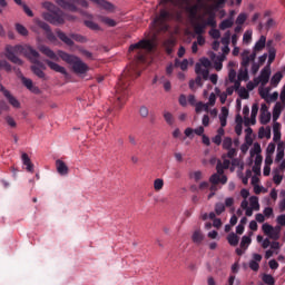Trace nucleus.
<instances>
[{
    "mask_svg": "<svg viewBox=\"0 0 285 285\" xmlns=\"http://www.w3.org/2000/svg\"><path fill=\"white\" fill-rule=\"evenodd\" d=\"M39 50L42 52V55L47 56L48 59H52L53 61H59V58L62 59V61H66V63H69V66L72 67V70L77 75H86V72H88V65L82 62L80 58L75 55H70L66 51H58L57 55L48 46H40Z\"/></svg>",
    "mask_w": 285,
    "mask_h": 285,
    "instance_id": "obj_1",
    "label": "nucleus"
},
{
    "mask_svg": "<svg viewBox=\"0 0 285 285\" xmlns=\"http://www.w3.org/2000/svg\"><path fill=\"white\" fill-rule=\"evenodd\" d=\"M17 55H24L27 59H32V57H39L38 51L28 46V45H16V46H6V57L11 63H16V66H23V60H21Z\"/></svg>",
    "mask_w": 285,
    "mask_h": 285,
    "instance_id": "obj_2",
    "label": "nucleus"
},
{
    "mask_svg": "<svg viewBox=\"0 0 285 285\" xmlns=\"http://www.w3.org/2000/svg\"><path fill=\"white\" fill-rule=\"evenodd\" d=\"M140 75L141 72H139L135 66L127 67L121 73L116 92L126 90V88H128V81H130V79H135V77H139Z\"/></svg>",
    "mask_w": 285,
    "mask_h": 285,
    "instance_id": "obj_3",
    "label": "nucleus"
},
{
    "mask_svg": "<svg viewBox=\"0 0 285 285\" xmlns=\"http://www.w3.org/2000/svg\"><path fill=\"white\" fill-rule=\"evenodd\" d=\"M56 35L60 39V41L66 43V46H75V41H77L78 43H87L88 42V38H86L85 36H81L79 33H71L70 37H68L63 31L57 30ZM72 39H73V41H72Z\"/></svg>",
    "mask_w": 285,
    "mask_h": 285,
    "instance_id": "obj_4",
    "label": "nucleus"
},
{
    "mask_svg": "<svg viewBox=\"0 0 285 285\" xmlns=\"http://www.w3.org/2000/svg\"><path fill=\"white\" fill-rule=\"evenodd\" d=\"M42 19H45V21H48L52 26H61L66 21V19L63 18V11H61V9L59 8L56 11L42 13Z\"/></svg>",
    "mask_w": 285,
    "mask_h": 285,
    "instance_id": "obj_5",
    "label": "nucleus"
},
{
    "mask_svg": "<svg viewBox=\"0 0 285 285\" xmlns=\"http://www.w3.org/2000/svg\"><path fill=\"white\" fill-rule=\"evenodd\" d=\"M262 230L264 235H267V237H269V239H274V242H277L282 235V226L279 225L273 227L271 224L264 223L262 225Z\"/></svg>",
    "mask_w": 285,
    "mask_h": 285,
    "instance_id": "obj_6",
    "label": "nucleus"
},
{
    "mask_svg": "<svg viewBox=\"0 0 285 285\" xmlns=\"http://www.w3.org/2000/svg\"><path fill=\"white\" fill-rule=\"evenodd\" d=\"M168 19H170V12L161 9L159 16L153 20V23L156 28H160V30H167L168 26H166V21H168Z\"/></svg>",
    "mask_w": 285,
    "mask_h": 285,
    "instance_id": "obj_7",
    "label": "nucleus"
},
{
    "mask_svg": "<svg viewBox=\"0 0 285 285\" xmlns=\"http://www.w3.org/2000/svg\"><path fill=\"white\" fill-rule=\"evenodd\" d=\"M154 48L155 46L150 40H140L134 45H130L129 52H132V50H147L150 52Z\"/></svg>",
    "mask_w": 285,
    "mask_h": 285,
    "instance_id": "obj_8",
    "label": "nucleus"
},
{
    "mask_svg": "<svg viewBox=\"0 0 285 285\" xmlns=\"http://www.w3.org/2000/svg\"><path fill=\"white\" fill-rule=\"evenodd\" d=\"M256 81V85L262 83V86H266L268 81H271V67L266 66L261 70V73L257 78L254 79Z\"/></svg>",
    "mask_w": 285,
    "mask_h": 285,
    "instance_id": "obj_9",
    "label": "nucleus"
},
{
    "mask_svg": "<svg viewBox=\"0 0 285 285\" xmlns=\"http://www.w3.org/2000/svg\"><path fill=\"white\" fill-rule=\"evenodd\" d=\"M210 59L214 63L215 70H217V72H219L222 70V68H224V61H226V55L225 53H219L217 56L215 52H213L210 55Z\"/></svg>",
    "mask_w": 285,
    "mask_h": 285,
    "instance_id": "obj_10",
    "label": "nucleus"
},
{
    "mask_svg": "<svg viewBox=\"0 0 285 285\" xmlns=\"http://www.w3.org/2000/svg\"><path fill=\"white\" fill-rule=\"evenodd\" d=\"M22 85L27 88V90H29L33 95H41V89L35 86V83L32 82V79L22 77Z\"/></svg>",
    "mask_w": 285,
    "mask_h": 285,
    "instance_id": "obj_11",
    "label": "nucleus"
},
{
    "mask_svg": "<svg viewBox=\"0 0 285 285\" xmlns=\"http://www.w3.org/2000/svg\"><path fill=\"white\" fill-rule=\"evenodd\" d=\"M45 63H47L50 70H53L55 72H59L60 75L68 77V71L63 67H61V65L48 59L45 60Z\"/></svg>",
    "mask_w": 285,
    "mask_h": 285,
    "instance_id": "obj_12",
    "label": "nucleus"
},
{
    "mask_svg": "<svg viewBox=\"0 0 285 285\" xmlns=\"http://www.w3.org/2000/svg\"><path fill=\"white\" fill-rule=\"evenodd\" d=\"M271 121V112L268 111V106L266 104H263L261 106V124L263 126H266Z\"/></svg>",
    "mask_w": 285,
    "mask_h": 285,
    "instance_id": "obj_13",
    "label": "nucleus"
},
{
    "mask_svg": "<svg viewBox=\"0 0 285 285\" xmlns=\"http://www.w3.org/2000/svg\"><path fill=\"white\" fill-rule=\"evenodd\" d=\"M284 155H285V142L279 141L276 148V157L274 159L275 164H279V161L284 159Z\"/></svg>",
    "mask_w": 285,
    "mask_h": 285,
    "instance_id": "obj_14",
    "label": "nucleus"
},
{
    "mask_svg": "<svg viewBox=\"0 0 285 285\" xmlns=\"http://www.w3.org/2000/svg\"><path fill=\"white\" fill-rule=\"evenodd\" d=\"M56 3L60 8H63V10H70V12H77L79 10L75 3L68 2L67 0H56Z\"/></svg>",
    "mask_w": 285,
    "mask_h": 285,
    "instance_id": "obj_15",
    "label": "nucleus"
},
{
    "mask_svg": "<svg viewBox=\"0 0 285 285\" xmlns=\"http://www.w3.org/2000/svg\"><path fill=\"white\" fill-rule=\"evenodd\" d=\"M92 3H96V6H99V8H102V10H107L108 12H112L115 10V6L108 0H90Z\"/></svg>",
    "mask_w": 285,
    "mask_h": 285,
    "instance_id": "obj_16",
    "label": "nucleus"
},
{
    "mask_svg": "<svg viewBox=\"0 0 285 285\" xmlns=\"http://www.w3.org/2000/svg\"><path fill=\"white\" fill-rule=\"evenodd\" d=\"M228 181V177L226 175H219V174H213L209 177V183L213 185H217V184H226Z\"/></svg>",
    "mask_w": 285,
    "mask_h": 285,
    "instance_id": "obj_17",
    "label": "nucleus"
},
{
    "mask_svg": "<svg viewBox=\"0 0 285 285\" xmlns=\"http://www.w3.org/2000/svg\"><path fill=\"white\" fill-rule=\"evenodd\" d=\"M259 262H262V254H253V259L249 261V268L257 273L259 271Z\"/></svg>",
    "mask_w": 285,
    "mask_h": 285,
    "instance_id": "obj_18",
    "label": "nucleus"
},
{
    "mask_svg": "<svg viewBox=\"0 0 285 285\" xmlns=\"http://www.w3.org/2000/svg\"><path fill=\"white\" fill-rule=\"evenodd\" d=\"M56 168L58 175H61L62 177H66L68 175V165L61 159L56 160Z\"/></svg>",
    "mask_w": 285,
    "mask_h": 285,
    "instance_id": "obj_19",
    "label": "nucleus"
},
{
    "mask_svg": "<svg viewBox=\"0 0 285 285\" xmlns=\"http://www.w3.org/2000/svg\"><path fill=\"white\" fill-rule=\"evenodd\" d=\"M21 159H22L23 166H26V170L28 173H35V165L30 160V157L28 156V154L23 153L21 156Z\"/></svg>",
    "mask_w": 285,
    "mask_h": 285,
    "instance_id": "obj_20",
    "label": "nucleus"
},
{
    "mask_svg": "<svg viewBox=\"0 0 285 285\" xmlns=\"http://www.w3.org/2000/svg\"><path fill=\"white\" fill-rule=\"evenodd\" d=\"M273 141L279 144L281 139H282V125L279 122H274L273 125Z\"/></svg>",
    "mask_w": 285,
    "mask_h": 285,
    "instance_id": "obj_21",
    "label": "nucleus"
},
{
    "mask_svg": "<svg viewBox=\"0 0 285 285\" xmlns=\"http://www.w3.org/2000/svg\"><path fill=\"white\" fill-rule=\"evenodd\" d=\"M4 97L13 108H21V102L10 91H4Z\"/></svg>",
    "mask_w": 285,
    "mask_h": 285,
    "instance_id": "obj_22",
    "label": "nucleus"
},
{
    "mask_svg": "<svg viewBox=\"0 0 285 285\" xmlns=\"http://www.w3.org/2000/svg\"><path fill=\"white\" fill-rule=\"evenodd\" d=\"M195 72L199 77H203V79L208 80L209 71L207 68L202 67V63H196L195 66Z\"/></svg>",
    "mask_w": 285,
    "mask_h": 285,
    "instance_id": "obj_23",
    "label": "nucleus"
},
{
    "mask_svg": "<svg viewBox=\"0 0 285 285\" xmlns=\"http://www.w3.org/2000/svg\"><path fill=\"white\" fill-rule=\"evenodd\" d=\"M227 119H228V108L222 107V112L219 115V121H220L222 128H226Z\"/></svg>",
    "mask_w": 285,
    "mask_h": 285,
    "instance_id": "obj_24",
    "label": "nucleus"
},
{
    "mask_svg": "<svg viewBox=\"0 0 285 285\" xmlns=\"http://www.w3.org/2000/svg\"><path fill=\"white\" fill-rule=\"evenodd\" d=\"M191 242H194V244H197V245L204 242V234H202V230L197 229L193 233Z\"/></svg>",
    "mask_w": 285,
    "mask_h": 285,
    "instance_id": "obj_25",
    "label": "nucleus"
},
{
    "mask_svg": "<svg viewBox=\"0 0 285 285\" xmlns=\"http://www.w3.org/2000/svg\"><path fill=\"white\" fill-rule=\"evenodd\" d=\"M264 48H266V36H261L254 46V50L258 52L259 50H264Z\"/></svg>",
    "mask_w": 285,
    "mask_h": 285,
    "instance_id": "obj_26",
    "label": "nucleus"
},
{
    "mask_svg": "<svg viewBox=\"0 0 285 285\" xmlns=\"http://www.w3.org/2000/svg\"><path fill=\"white\" fill-rule=\"evenodd\" d=\"M279 115H282V102H276L273 108V121L274 124L277 122L279 119Z\"/></svg>",
    "mask_w": 285,
    "mask_h": 285,
    "instance_id": "obj_27",
    "label": "nucleus"
},
{
    "mask_svg": "<svg viewBox=\"0 0 285 285\" xmlns=\"http://www.w3.org/2000/svg\"><path fill=\"white\" fill-rule=\"evenodd\" d=\"M237 79H238V81H248V79H249L248 68H246V67L240 68L238 71Z\"/></svg>",
    "mask_w": 285,
    "mask_h": 285,
    "instance_id": "obj_28",
    "label": "nucleus"
},
{
    "mask_svg": "<svg viewBox=\"0 0 285 285\" xmlns=\"http://www.w3.org/2000/svg\"><path fill=\"white\" fill-rule=\"evenodd\" d=\"M234 20H233V17L230 18H227L225 20H223L220 23H219V29L220 30H228V28H233V24H234Z\"/></svg>",
    "mask_w": 285,
    "mask_h": 285,
    "instance_id": "obj_29",
    "label": "nucleus"
},
{
    "mask_svg": "<svg viewBox=\"0 0 285 285\" xmlns=\"http://www.w3.org/2000/svg\"><path fill=\"white\" fill-rule=\"evenodd\" d=\"M227 242L229 246H237V244H239V236H237L235 233H229L227 235Z\"/></svg>",
    "mask_w": 285,
    "mask_h": 285,
    "instance_id": "obj_30",
    "label": "nucleus"
},
{
    "mask_svg": "<svg viewBox=\"0 0 285 285\" xmlns=\"http://www.w3.org/2000/svg\"><path fill=\"white\" fill-rule=\"evenodd\" d=\"M99 19L102 23H105V26H108L109 28H115V26H117V21H115L112 18L100 16Z\"/></svg>",
    "mask_w": 285,
    "mask_h": 285,
    "instance_id": "obj_31",
    "label": "nucleus"
},
{
    "mask_svg": "<svg viewBox=\"0 0 285 285\" xmlns=\"http://www.w3.org/2000/svg\"><path fill=\"white\" fill-rule=\"evenodd\" d=\"M258 137L259 139H264V137L266 139H271V127H261L259 130H258Z\"/></svg>",
    "mask_w": 285,
    "mask_h": 285,
    "instance_id": "obj_32",
    "label": "nucleus"
},
{
    "mask_svg": "<svg viewBox=\"0 0 285 285\" xmlns=\"http://www.w3.org/2000/svg\"><path fill=\"white\" fill-rule=\"evenodd\" d=\"M284 75H282V71L276 72L272 79H271V85L276 88V86L279 85V81H282Z\"/></svg>",
    "mask_w": 285,
    "mask_h": 285,
    "instance_id": "obj_33",
    "label": "nucleus"
},
{
    "mask_svg": "<svg viewBox=\"0 0 285 285\" xmlns=\"http://www.w3.org/2000/svg\"><path fill=\"white\" fill-rule=\"evenodd\" d=\"M31 70L39 79H46V72H43V69L39 68L38 66H31Z\"/></svg>",
    "mask_w": 285,
    "mask_h": 285,
    "instance_id": "obj_34",
    "label": "nucleus"
},
{
    "mask_svg": "<svg viewBox=\"0 0 285 285\" xmlns=\"http://www.w3.org/2000/svg\"><path fill=\"white\" fill-rule=\"evenodd\" d=\"M138 112L141 119H148V117L150 116V109H148V107H146L145 105H141L139 107Z\"/></svg>",
    "mask_w": 285,
    "mask_h": 285,
    "instance_id": "obj_35",
    "label": "nucleus"
},
{
    "mask_svg": "<svg viewBox=\"0 0 285 285\" xmlns=\"http://www.w3.org/2000/svg\"><path fill=\"white\" fill-rule=\"evenodd\" d=\"M249 206L254 210H259V198H257V196H250L249 197Z\"/></svg>",
    "mask_w": 285,
    "mask_h": 285,
    "instance_id": "obj_36",
    "label": "nucleus"
},
{
    "mask_svg": "<svg viewBox=\"0 0 285 285\" xmlns=\"http://www.w3.org/2000/svg\"><path fill=\"white\" fill-rule=\"evenodd\" d=\"M16 30L21 37H28L29 35L28 29L21 23H16Z\"/></svg>",
    "mask_w": 285,
    "mask_h": 285,
    "instance_id": "obj_37",
    "label": "nucleus"
},
{
    "mask_svg": "<svg viewBox=\"0 0 285 285\" xmlns=\"http://www.w3.org/2000/svg\"><path fill=\"white\" fill-rule=\"evenodd\" d=\"M175 66L176 68H180V70H188V59H184L183 61L176 59Z\"/></svg>",
    "mask_w": 285,
    "mask_h": 285,
    "instance_id": "obj_38",
    "label": "nucleus"
},
{
    "mask_svg": "<svg viewBox=\"0 0 285 285\" xmlns=\"http://www.w3.org/2000/svg\"><path fill=\"white\" fill-rule=\"evenodd\" d=\"M262 279L266 285H275V277L271 274H263Z\"/></svg>",
    "mask_w": 285,
    "mask_h": 285,
    "instance_id": "obj_39",
    "label": "nucleus"
},
{
    "mask_svg": "<svg viewBox=\"0 0 285 285\" xmlns=\"http://www.w3.org/2000/svg\"><path fill=\"white\" fill-rule=\"evenodd\" d=\"M249 155L250 157L254 155H262V146L258 142H255L253 148L249 150Z\"/></svg>",
    "mask_w": 285,
    "mask_h": 285,
    "instance_id": "obj_40",
    "label": "nucleus"
},
{
    "mask_svg": "<svg viewBox=\"0 0 285 285\" xmlns=\"http://www.w3.org/2000/svg\"><path fill=\"white\" fill-rule=\"evenodd\" d=\"M204 30H206V24L205 23H196L194 26L195 35L202 36V35H204Z\"/></svg>",
    "mask_w": 285,
    "mask_h": 285,
    "instance_id": "obj_41",
    "label": "nucleus"
},
{
    "mask_svg": "<svg viewBox=\"0 0 285 285\" xmlns=\"http://www.w3.org/2000/svg\"><path fill=\"white\" fill-rule=\"evenodd\" d=\"M250 242H252L250 236H243L240 240V248L246 250L248 246H250Z\"/></svg>",
    "mask_w": 285,
    "mask_h": 285,
    "instance_id": "obj_42",
    "label": "nucleus"
},
{
    "mask_svg": "<svg viewBox=\"0 0 285 285\" xmlns=\"http://www.w3.org/2000/svg\"><path fill=\"white\" fill-rule=\"evenodd\" d=\"M36 24L38 26V28H41V30H45V32H49L50 29V24H48L47 22H45L43 20H36Z\"/></svg>",
    "mask_w": 285,
    "mask_h": 285,
    "instance_id": "obj_43",
    "label": "nucleus"
},
{
    "mask_svg": "<svg viewBox=\"0 0 285 285\" xmlns=\"http://www.w3.org/2000/svg\"><path fill=\"white\" fill-rule=\"evenodd\" d=\"M282 179H284L283 175H279L278 170L273 171V181L276 184V186H279L282 184Z\"/></svg>",
    "mask_w": 285,
    "mask_h": 285,
    "instance_id": "obj_44",
    "label": "nucleus"
},
{
    "mask_svg": "<svg viewBox=\"0 0 285 285\" xmlns=\"http://www.w3.org/2000/svg\"><path fill=\"white\" fill-rule=\"evenodd\" d=\"M223 148H224V150H230V148H233V138L232 137L224 138Z\"/></svg>",
    "mask_w": 285,
    "mask_h": 285,
    "instance_id": "obj_45",
    "label": "nucleus"
},
{
    "mask_svg": "<svg viewBox=\"0 0 285 285\" xmlns=\"http://www.w3.org/2000/svg\"><path fill=\"white\" fill-rule=\"evenodd\" d=\"M175 47V40H167L165 42V50L167 55H173V48Z\"/></svg>",
    "mask_w": 285,
    "mask_h": 285,
    "instance_id": "obj_46",
    "label": "nucleus"
},
{
    "mask_svg": "<svg viewBox=\"0 0 285 285\" xmlns=\"http://www.w3.org/2000/svg\"><path fill=\"white\" fill-rule=\"evenodd\" d=\"M246 19H248L246 13H239L236 18V26H244V23H246Z\"/></svg>",
    "mask_w": 285,
    "mask_h": 285,
    "instance_id": "obj_47",
    "label": "nucleus"
},
{
    "mask_svg": "<svg viewBox=\"0 0 285 285\" xmlns=\"http://www.w3.org/2000/svg\"><path fill=\"white\" fill-rule=\"evenodd\" d=\"M164 119L166 124H168L169 126H173V124H175V118L173 117V114H170L169 111L164 112Z\"/></svg>",
    "mask_w": 285,
    "mask_h": 285,
    "instance_id": "obj_48",
    "label": "nucleus"
},
{
    "mask_svg": "<svg viewBox=\"0 0 285 285\" xmlns=\"http://www.w3.org/2000/svg\"><path fill=\"white\" fill-rule=\"evenodd\" d=\"M85 26L89 28V30H100L99 24L92 20H85Z\"/></svg>",
    "mask_w": 285,
    "mask_h": 285,
    "instance_id": "obj_49",
    "label": "nucleus"
},
{
    "mask_svg": "<svg viewBox=\"0 0 285 285\" xmlns=\"http://www.w3.org/2000/svg\"><path fill=\"white\" fill-rule=\"evenodd\" d=\"M29 59L32 63H36L33 66H37L38 68H40V70H46V65H43V62L39 61V57H32Z\"/></svg>",
    "mask_w": 285,
    "mask_h": 285,
    "instance_id": "obj_50",
    "label": "nucleus"
},
{
    "mask_svg": "<svg viewBox=\"0 0 285 285\" xmlns=\"http://www.w3.org/2000/svg\"><path fill=\"white\" fill-rule=\"evenodd\" d=\"M42 6L46 10H48V12H55L56 10L59 9V7L55 6V3L52 2H43Z\"/></svg>",
    "mask_w": 285,
    "mask_h": 285,
    "instance_id": "obj_51",
    "label": "nucleus"
},
{
    "mask_svg": "<svg viewBox=\"0 0 285 285\" xmlns=\"http://www.w3.org/2000/svg\"><path fill=\"white\" fill-rule=\"evenodd\" d=\"M240 99H249L250 94L246 90V87H240V89L237 91Z\"/></svg>",
    "mask_w": 285,
    "mask_h": 285,
    "instance_id": "obj_52",
    "label": "nucleus"
},
{
    "mask_svg": "<svg viewBox=\"0 0 285 285\" xmlns=\"http://www.w3.org/2000/svg\"><path fill=\"white\" fill-rule=\"evenodd\" d=\"M276 55H277V50H275V48L268 49V65H271L273 61H275Z\"/></svg>",
    "mask_w": 285,
    "mask_h": 285,
    "instance_id": "obj_53",
    "label": "nucleus"
},
{
    "mask_svg": "<svg viewBox=\"0 0 285 285\" xmlns=\"http://www.w3.org/2000/svg\"><path fill=\"white\" fill-rule=\"evenodd\" d=\"M224 210H226V205H224V203H217L215 205L216 215H222V213H224Z\"/></svg>",
    "mask_w": 285,
    "mask_h": 285,
    "instance_id": "obj_54",
    "label": "nucleus"
},
{
    "mask_svg": "<svg viewBox=\"0 0 285 285\" xmlns=\"http://www.w3.org/2000/svg\"><path fill=\"white\" fill-rule=\"evenodd\" d=\"M3 68L7 72L12 71V66L7 60H0V70Z\"/></svg>",
    "mask_w": 285,
    "mask_h": 285,
    "instance_id": "obj_55",
    "label": "nucleus"
},
{
    "mask_svg": "<svg viewBox=\"0 0 285 285\" xmlns=\"http://www.w3.org/2000/svg\"><path fill=\"white\" fill-rule=\"evenodd\" d=\"M224 6H226V0H218L214 6H212V10L217 12V10H220Z\"/></svg>",
    "mask_w": 285,
    "mask_h": 285,
    "instance_id": "obj_56",
    "label": "nucleus"
},
{
    "mask_svg": "<svg viewBox=\"0 0 285 285\" xmlns=\"http://www.w3.org/2000/svg\"><path fill=\"white\" fill-rule=\"evenodd\" d=\"M154 188H155V190H157V191L161 190V188H164V179L157 178V179L154 181Z\"/></svg>",
    "mask_w": 285,
    "mask_h": 285,
    "instance_id": "obj_57",
    "label": "nucleus"
},
{
    "mask_svg": "<svg viewBox=\"0 0 285 285\" xmlns=\"http://www.w3.org/2000/svg\"><path fill=\"white\" fill-rule=\"evenodd\" d=\"M220 41H222L223 46H229L230 45V31L225 32V35Z\"/></svg>",
    "mask_w": 285,
    "mask_h": 285,
    "instance_id": "obj_58",
    "label": "nucleus"
},
{
    "mask_svg": "<svg viewBox=\"0 0 285 285\" xmlns=\"http://www.w3.org/2000/svg\"><path fill=\"white\" fill-rule=\"evenodd\" d=\"M205 27L206 26H210L212 28H215L217 26V20H215V18L213 16H209L206 20V22H204Z\"/></svg>",
    "mask_w": 285,
    "mask_h": 285,
    "instance_id": "obj_59",
    "label": "nucleus"
},
{
    "mask_svg": "<svg viewBox=\"0 0 285 285\" xmlns=\"http://www.w3.org/2000/svg\"><path fill=\"white\" fill-rule=\"evenodd\" d=\"M209 36L212 39H219L222 37V32L219 29H212L209 30Z\"/></svg>",
    "mask_w": 285,
    "mask_h": 285,
    "instance_id": "obj_60",
    "label": "nucleus"
},
{
    "mask_svg": "<svg viewBox=\"0 0 285 285\" xmlns=\"http://www.w3.org/2000/svg\"><path fill=\"white\" fill-rule=\"evenodd\" d=\"M250 58H248V53H243L242 68H248Z\"/></svg>",
    "mask_w": 285,
    "mask_h": 285,
    "instance_id": "obj_61",
    "label": "nucleus"
},
{
    "mask_svg": "<svg viewBox=\"0 0 285 285\" xmlns=\"http://www.w3.org/2000/svg\"><path fill=\"white\" fill-rule=\"evenodd\" d=\"M275 148H277L275 142H269L266 148V155H275Z\"/></svg>",
    "mask_w": 285,
    "mask_h": 285,
    "instance_id": "obj_62",
    "label": "nucleus"
},
{
    "mask_svg": "<svg viewBox=\"0 0 285 285\" xmlns=\"http://www.w3.org/2000/svg\"><path fill=\"white\" fill-rule=\"evenodd\" d=\"M275 26H277V22L273 18H269L265 23L266 30H271V28H275Z\"/></svg>",
    "mask_w": 285,
    "mask_h": 285,
    "instance_id": "obj_63",
    "label": "nucleus"
},
{
    "mask_svg": "<svg viewBox=\"0 0 285 285\" xmlns=\"http://www.w3.org/2000/svg\"><path fill=\"white\" fill-rule=\"evenodd\" d=\"M276 224H277L278 226H281V228H282V226H285V215H284V214L277 216V218H276Z\"/></svg>",
    "mask_w": 285,
    "mask_h": 285,
    "instance_id": "obj_64",
    "label": "nucleus"
}]
</instances>
